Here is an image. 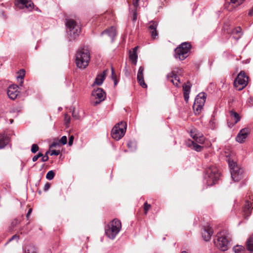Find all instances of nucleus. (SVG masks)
Instances as JSON below:
<instances>
[{
    "label": "nucleus",
    "mask_w": 253,
    "mask_h": 253,
    "mask_svg": "<svg viewBox=\"0 0 253 253\" xmlns=\"http://www.w3.org/2000/svg\"><path fill=\"white\" fill-rule=\"evenodd\" d=\"M148 25V29L151 34V37L152 39H155L158 36L157 31L158 23L156 21H152L149 23Z\"/></svg>",
    "instance_id": "obj_15"
},
{
    "label": "nucleus",
    "mask_w": 253,
    "mask_h": 253,
    "mask_svg": "<svg viewBox=\"0 0 253 253\" xmlns=\"http://www.w3.org/2000/svg\"><path fill=\"white\" fill-rule=\"evenodd\" d=\"M122 228L121 221L117 219L112 220L110 225L105 227V234L111 239H114Z\"/></svg>",
    "instance_id": "obj_5"
},
{
    "label": "nucleus",
    "mask_w": 253,
    "mask_h": 253,
    "mask_svg": "<svg viewBox=\"0 0 253 253\" xmlns=\"http://www.w3.org/2000/svg\"><path fill=\"white\" fill-rule=\"evenodd\" d=\"M105 76L106 75L105 71H104L103 73L97 75V77H96L94 84L98 85H101L104 80H105Z\"/></svg>",
    "instance_id": "obj_26"
},
{
    "label": "nucleus",
    "mask_w": 253,
    "mask_h": 253,
    "mask_svg": "<svg viewBox=\"0 0 253 253\" xmlns=\"http://www.w3.org/2000/svg\"><path fill=\"white\" fill-rule=\"evenodd\" d=\"M72 116L74 119L76 120L79 119V115L76 114L74 111L72 113Z\"/></svg>",
    "instance_id": "obj_46"
},
{
    "label": "nucleus",
    "mask_w": 253,
    "mask_h": 253,
    "mask_svg": "<svg viewBox=\"0 0 253 253\" xmlns=\"http://www.w3.org/2000/svg\"><path fill=\"white\" fill-rule=\"evenodd\" d=\"M25 253H38L37 248L33 245H29L26 248Z\"/></svg>",
    "instance_id": "obj_29"
},
{
    "label": "nucleus",
    "mask_w": 253,
    "mask_h": 253,
    "mask_svg": "<svg viewBox=\"0 0 253 253\" xmlns=\"http://www.w3.org/2000/svg\"><path fill=\"white\" fill-rule=\"evenodd\" d=\"M247 249L251 252L253 251V235L251 236L247 241Z\"/></svg>",
    "instance_id": "obj_28"
},
{
    "label": "nucleus",
    "mask_w": 253,
    "mask_h": 253,
    "mask_svg": "<svg viewBox=\"0 0 253 253\" xmlns=\"http://www.w3.org/2000/svg\"><path fill=\"white\" fill-rule=\"evenodd\" d=\"M67 139L66 136H63L59 140V142L62 143L63 145H65L67 143Z\"/></svg>",
    "instance_id": "obj_39"
},
{
    "label": "nucleus",
    "mask_w": 253,
    "mask_h": 253,
    "mask_svg": "<svg viewBox=\"0 0 253 253\" xmlns=\"http://www.w3.org/2000/svg\"><path fill=\"white\" fill-rule=\"evenodd\" d=\"M193 146V149L197 152H200L203 149V147L201 145L195 143L194 141L191 142Z\"/></svg>",
    "instance_id": "obj_31"
},
{
    "label": "nucleus",
    "mask_w": 253,
    "mask_h": 253,
    "mask_svg": "<svg viewBox=\"0 0 253 253\" xmlns=\"http://www.w3.org/2000/svg\"><path fill=\"white\" fill-rule=\"evenodd\" d=\"M19 239V236L18 235H14L13 236H12L8 241V242L6 243L7 244L8 242H11L12 240H15L16 242H17L18 241Z\"/></svg>",
    "instance_id": "obj_38"
},
{
    "label": "nucleus",
    "mask_w": 253,
    "mask_h": 253,
    "mask_svg": "<svg viewBox=\"0 0 253 253\" xmlns=\"http://www.w3.org/2000/svg\"><path fill=\"white\" fill-rule=\"evenodd\" d=\"M206 97L207 95L204 92H201L197 95L193 106L194 113L196 115H199L201 112L205 105Z\"/></svg>",
    "instance_id": "obj_9"
},
{
    "label": "nucleus",
    "mask_w": 253,
    "mask_h": 253,
    "mask_svg": "<svg viewBox=\"0 0 253 253\" xmlns=\"http://www.w3.org/2000/svg\"><path fill=\"white\" fill-rule=\"evenodd\" d=\"M191 84L189 82L187 84H184L183 85V95L185 101L187 102L189 98V93L190 92Z\"/></svg>",
    "instance_id": "obj_21"
},
{
    "label": "nucleus",
    "mask_w": 253,
    "mask_h": 253,
    "mask_svg": "<svg viewBox=\"0 0 253 253\" xmlns=\"http://www.w3.org/2000/svg\"><path fill=\"white\" fill-rule=\"evenodd\" d=\"M231 240V235L228 230L225 229L217 234L216 239L214 240L215 245L222 251L228 250Z\"/></svg>",
    "instance_id": "obj_1"
},
{
    "label": "nucleus",
    "mask_w": 253,
    "mask_h": 253,
    "mask_svg": "<svg viewBox=\"0 0 253 253\" xmlns=\"http://www.w3.org/2000/svg\"><path fill=\"white\" fill-rule=\"evenodd\" d=\"M39 159V158L38 157V156H37V155L35 156L33 159H32V160L33 162H36L37 161V160Z\"/></svg>",
    "instance_id": "obj_50"
},
{
    "label": "nucleus",
    "mask_w": 253,
    "mask_h": 253,
    "mask_svg": "<svg viewBox=\"0 0 253 253\" xmlns=\"http://www.w3.org/2000/svg\"><path fill=\"white\" fill-rule=\"evenodd\" d=\"M67 33L70 41H75L81 32V25L73 19H66Z\"/></svg>",
    "instance_id": "obj_3"
},
{
    "label": "nucleus",
    "mask_w": 253,
    "mask_h": 253,
    "mask_svg": "<svg viewBox=\"0 0 253 253\" xmlns=\"http://www.w3.org/2000/svg\"><path fill=\"white\" fill-rule=\"evenodd\" d=\"M60 154V151L59 150H53L51 152L50 155L51 156L55 155L58 156Z\"/></svg>",
    "instance_id": "obj_42"
},
{
    "label": "nucleus",
    "mask_w": 253,
    "mask_h": 253,
    "mask_svg": "<svg viewBox=\"0 0 253 253\" xmlns=\"http://www.w3.org/2000/svg\"><path fill=\"white\" fill-rule=\"evenodd\" d=\"M137 48V47H135L133 48L132 51H130L129 52V59L132 62H134V64H136L137 59V55L136 53Z\"/></svg>",
    "instance_id": "obj_27"
},
{
    "label": "nucleus",
    "mask_w": 253,
    "mask_h": 253,
    "mask_svg": "<svg viewBox=\"0 0 253 253\" xmlns=\"http://www.w3.org/2000/svg\"><path fill=\"white\" fill-rule=\"evenodd\" d=\"M136 19H137L136 13L135 12H134L133 14V21H136Z\"/></svg>",
    "instance_id": "obj_49"
},
{
    "label": "nucleus",
    "mask_w": 253,
    "mask_h": 253,
    "mask_svg": "<svg viewBox=\"0 0 253 253\" xmlns=\"http://www.w3.org/2000/svg\"><path fill=\"white\" fill-rule=\"evenodd\" d=\"M126 128V124L124 122H121L116 124L112 128L111 135L113 139L119 140L125 135Z\"/></svg>",
    "instance_id": "obj_7"
},
{
    "label": "nucleus",
    "mask_w": 253,
    "mask_h": 253,
    "mask_svg": "<svg viewBox=\"0 0 253 253\" xmlns=\"http://www.w3.org/2000/svg\"><path fill=\"white\" fill-rule=\"evenodd\" d=\"M230 116L234 121L233 122H230L229 121L227 122V124L230 128L232 127L240 121L241 117L239 114L235 112L234 110H232L229 111Z\"/></svg>",
    "instance_id": "obj_14"
},
{
    "label": "nucleus",
    "mask_w": 253,
    "mask_h": 253,
    "mask_svg": "<svg viewBox=\"0 0 253 253\" xmlns=\"http://www.w3.org/2000/svg\"><path fill=\"white\" fill-rule=\"evenodd\" d=\"M57 145H59V142L54 141L50 145V148L56 147Z\"/></svg>",
    "instance_id": "obj_45"
},
{
    "label": "nucleus",
    "mask_w": 253,
    "mask_h": 253,
    "mask_svg": "<svg viewBox=\"0 0 253 253\" xmlns=\"http://www.w3.org/2000/svg\"><path fill=\"white\" fill-rule=\"evenodd\" d=\"M250 132V130L247 128L242 129L238 134L236 139L237 141L239 143H242L248 137Z\"/></svg>",
    "instance_id": "obj_16"
},
{
    "label": "nucleus",
    "mask_w": 253,
    "mask_h": 253,
    "mask_svg": "<svg viewBox=\"0 0 253 253\" xmlns=\"http://www.w3.org/2000/svg\"><path fill=\"white\" fill-rule=\"evenodd\" d=\"M241 28L240 27H238L232 31V35L233 36V38L235 40H238L241 36Z\"/></svg>",
    "instance_id": "obj_25"
},
{
    "label": "nucleus",
    "mask_w": 253,
    "mask_h": 253,
    "mask_svg": "<svg viewBox=\"0 0 253 253\" xmlns=\"http://www.w3.org/2000/svg\"><path fill=\"white\" fill-rule=\"evenodd\" d=\"M139 0H133V4L135 7L138 5V1Z\"/></svg>",
    "instance_id": "obj_48"
},
{
    "label": "nucleus",
    "mask_w": 253,
    "mask_h": 253,
    "mask_svg": "<svg viewBox=\"0 0 253 253\" xmlns=\"http://www.w3.org/2000/svg\"><path fill=\"white\" fill-rule=\"evenodd\" d=\"M39 149V147L36 144H33L31 147V152L33 153H36Z\"/></svg>",
    "instance_id": "obj_37"
},
{
    "label": "nucleus",
    "mask_w": 253,
    "mask_h": 253,
    "mask_svg": "<svg viewBox=\"0 0 253 253\" xmlns=\"http://www.w3.org/2000/svg\"><path fill=\"white\" fill-rule=\"evenodd\" d=\"M74 137L73 135L70 136L68 141V144L69 146H71L73 144Z\"/></svg>",
    "instance_id": "obj_43"
},
{
    "label": "nucleus",
    "mask_w": 253,
    "mask_h": 253,
    "mask_svg": "<svg viewBox=\"0 0 253 253\" xmlns=\"http://www.w3.org/2000/svg\"><path fill=\"white\" fill-rule=\"evenodd\" d=\"M90 61V53L88 50L85 47L79 49L76 56L77 66L81 69L86 68Z\"/></svg>",
    "instance_id": "obj_2"
},
{
    "label": "nucleus",
    "mask_w": 253,
    "mask_h": 253,
    "mask_svg": "<svg viewBox=\"0 0 253 253\" xmlns=\"http://www.w3.org/2000/svg\"><path fill=\"white\" fill-rule=\"evenodd\" d=\"M32 209L30 208V209L29 210V211H28L27 213L26 214V217H27V218H29V217L30 215L31 214V212H32Z\"/></svg>",
    "instance_id": "obj_47"
},
{
    "label": "nucleus",
    "mask_w": 253,
    "mask_h": 253,
    "mask_svg": "<svg viewBox=\"0 0 253 253\" xmlns=\"http://www.w3.org/2000/svg\"><path fill=\"white\" fill-rule=\"evenodd\" d=\"M37 156L39 158L40 157H42V154L41 152H39L38 155H37Z\"/></svg>",
    "instance_id": "obj_51"
},
{
    "label": "nucleus",
    "mask_w": 253,
    "mask_h": 253,
    "mask_svg": "<svg viewBox=\"0 0 253 253\" xmlns=\"http://www.w3.org/2000/svg\"><path fill=\"white\" fill-rule=\"evenodd\" d=\"M13 122V120H10V124H12Z\"/></svg>",
    "instance_id": "obj_54"
},
{
    "label": "nucleus",
    "mask_w": 253,
    "mask_h": 253,
    "mask_svg": "<svg viewBox=\"0 0 253 253\" xmlns=\"http://www.w3.org/2000/svg\"><path fill=\"white\" fill-rule=\"evenodd\" d=\"M220 174L217 168L210 166L205 169V179L208 186H212L219 179Z\"/></svg>",
    "instance_id": "obj_4"
},
{
    "label": "nucleus",
    "mask_w": 253,
    "mask_h": 253,
    "mask_svg": "<svg viewBox=\"0 0 253 253\" xmlns=\"http://www.w3.org/2000/svg\"><path fill=\"white\" fill-rule=\"evenodd\" d=\"M18 86L16 84H12L9 86L7 89V95L12 100H14L17 97L19 91H18Z\"/></svg>",
    "instance_id": "obj_13"
},
{
    "label": "nucleus",
    "mask_w": 253,
    "mask_h": 253,
    "mask_svg": "<svg viewBox=\"0 0 253 253\" xmlns=\"http://www.w3.org/2000/svg\"><path fill=\"white\" fill-rule=\"evenodd\" d=\"M228 165L230 169L231 175L234 181H240L243 177V169L233 160H229Z\"/></svg>",
    "instance_id": "obj_8"
},
{
    "label": "nucleus",
    "mask_w": 253,
    "mask_h": 253,
    "mask_svg": "<svg viewBox=\"0 0 253 253\" xmlns=\"http://www.w3.org/2000/svg\"><path fill=\"white\" fill-rule=\"evenodd\" d=\"M36 10L41 11V10H40L38 7L36 8Z\"/></svg>",
    "instance_id": "obj_55"
},
{
    "label": "nucleus",
    "mask_w": 253,
    "mask_h": 253,
    "mask_svg": "<svg viewBox=\"0 0 253 253\" xmlns=\"http://www.w3.org/2000/svg\"><path fill=\"white\" fill-rule=\"evenodd\" d=\"M222 253L220 252H213V253Z\"/></svg>",
    "instance_id": "obj_53"
},
{
    "label": "nucleus",
    "mask_w": 253,
    "mask_h": 253,
    "mask_svg": "<svg viewBox=\"0 0 253 253\" xmlns=\"http://www.w3.org/2000/svg\"><path fill=\"white\" fill-rule=\"evenodd\" d=\"M112 72V79L114 81V85L116 86L118 84L116 75L115 74L114 69L113 67L111 68Z\"/></svg>",
    "instance_id": "obj_34"
},
{
    "label": "nucleus",
    "mask_w": 253,
    "mask_h": 253,
    "mask_svg": "<svg viewBox=\"0 0 253 253\" xmlns=\"http://www.w3.org/2000/svg\"><path fill=\"white\" fill-rule=\"evenodd\" d=\"M9 138L4 134H0V149L4 148L8 143Z\"/></svg>",
    "instance_id": "obj_24"
},
{
    "label": "nucleus",
    "mask_w": 253,
    "mask_h": 253,
    "mask_svg": "<svg viewBox=\"0 0 253 253\" xmlns=\"http://www.w3.org/2000/svg\"><path fill=\"white\" fill-rule=\"evenodd\" d=\"M150 207H151V205L150 204H148L147 202L145 203L144 209V211H145V214H147V212H148V211L149 210Z\"/></svg>",
    "instance_id": "obj_40"
},
{
    "label": "nucleus",
    "mask_w": 253,
    "mask_h": 253,
    "mask_svg": "<svg viewBox=\"0 0 253 253\" xmlns=\"http://www.w3.org/2000/svg\"><path fill=\"white\" fill-rule=\"evenodd\" d=\"M168 80L172 83L175 86H178L180 83V79L174 73V71H172L170 73L167 75Z\"/></svg>",
    "instance_id": "obj_20"
},
{
    "label": "nucleus",
    "mask_w": 253,
    "mask_h": 253,
    "mask_svg": "<svg viewBox=\"0 0 253 253\" xmlns=\"http://www.w3.org/2000/svg\"><path fill=\"white\" fill-rule=\"evenodd\" d=\"M20 74L17 76V80L18 81H19V80H20V85L21 86H22L23 85V79H24V75H25V71L24 70H20Z\"/></svg>",
    "instance_id": "obj_30"
},
{
    "label": "nucleus",
    "mask_w": 253,
    "mask_h": 253,
    "mask_svg": "<svg viewBox=\"0 0 253 253\" xmlns=\"http://www.w3.org/2000/svg\"><path fill=\"white\" fill-rule=\"evenodd\" d=\"M191 47V45L189 42H184L182 43L175 49V58L180 60H184L189 56Z\"/></svg>",
    "instance_id": "obj_6"
},
{
    "label": "nucleus",
    "mask_w": 253,
    "mask_h": 253,
    "mask_svg": "<svg viewBox=\"0 0 253 253\" xmlns=\"http://www.w3.org/2000/svg\"><path fill=\"white\" fill-rule=\"evenodd\" d=\"M252 203L249 200H246L243 208V215L247 218L251 214Z\"/></svg>",
    "instance_id": "obj_18"
},
{
    "label": "nucleus",
    "mask_w": 253,
    "mask_h": 253,
    "mask_svg": "<svg viewBox=\"0 0 253 253\" xmlns=\"http://www.w3.org/2000/svg\"><path fill=\"white\" fill-rule=\"evenodd\" d=\"M235 253H244V248L242 246H237L235 248Z\"/></svg>",
    "instance_id": "obj_36"
},
{
    "label": "nucleus",
    "mask_w": 253,
    "mask_h": 253,
    "mask_svg": "<svg viewBox=\"0 0 253 253\" xmlns=\"http://www.w3.org/2000/svg\"><path fill=\"white\" fill-rule=\"evenodd\" d=\"M50 187V183L48 182L46 183V184H45L44 187V191H47L49 189Z\"/></svg>",
    "instance_id": "obj_44"
},
{
    "label": "nucleus",
    "mask_w": 253,
    "mask_h": 253,
    "mask_svg": "<svg viewBox=\"0 0 253 253\" xmlns=\"http://www.w3.org/2000/svg\"><path fill=\"white\" fill-rule=\"evenodd\" d=\"M104 34H107L108 36L111 38L112 42H113V39L116 35V29L114 27L112 26L101 33V35Z\"/></svg>",
    "instance_id": "obj_22"
},
{
    "label": "nucleus",
    "mask_w": 253,
    "mask_h": 253,
    "mask_svg": "<svg viewBox=\"0 0 253 253\" xmlns=\"http://www.w3.org/2000/svg\"><path fill=\"white\" fill-rule=\"evenodd\" d=\"M92 95L96 99V100L93 102L94 106L101 103L106 98L105 92L102 88L99 87L94 89L92 91Z\"/></svg>",
    "instance_id": "obj_11"
},
{
    "label": "nucleus",
    "mask_w": 253,
    "mask_h": 253,
    "mask_svg": "<svg viewBox=\"0 0 253 253\" xmlns=\"http://www.w3.org/2000/svg\"><path fill=\"white\" fill-rule=\"evenodd\" d=\"M143 71L144 68L142 66H140L137 73V80L138 83L143 88H146L147 86L144 80L143 74Z\"/></svg>",
    "instance_id": "obj_17"
},
{
    "label": "nucleus",
    "mask_w": 253,
    "mask_h": 253,
    "mask_svg": "<svg viewBox=\"0 0 253 253\" xmlns=\"http://www.w3.org/2000/svg\"><path fill=\"white\" fill-rule=\"evenodd\" d=\"M16 4L21 8H26L31 11L34 8V3L31 0H15Z\"/></svg>",
    "instance_id": "obj_12"
},
{
    "label": "nucleus",
    "mask_w": 253,
    "mask_h": 253,
    "mask_svg": "<svg viewBox=\"0 0 253 253\" xmlns=\"http://www.w3.org/2000/svg\"><path fill=\"white\" fill-rule=\"evenodd\" d=\"M48 152H46L44 155H42L41 161L43 162H46L48 160V156H47Z\"/></svg>",
    "instance_id": "obj_41"
},
{
    "label": "nucleus",
    "mask_w": 253,
    "mask_h": 253,
    "mask_svg": "<svg viewBox=\"0 0 253 253\" xmlns=\"http://www.w3.org/2000/svg\"><path fill=\"white\" fill-rule=\"evenodd\" d=\"M71 118L67 114L64 115V122L66 126H68L70 123Z\"/></svg>",
    "instance_id": "obj_35"
},
{
    "label": "nucleus",
    "mask_w": 253,
    "mask_h": 253,
    "mask_svg": "<svg viewBox=\"0 0 253 253\" xmlns=\"http://www.w3.org/2000/svg\"><path fill=\"white\" fill-rule=\"evenodd\" d=\"M54 175H55L54 172L53 170H50L47 173V174L46 175V178L48 180H52L54 178Z\"/></svg>",
    "instance_id": "obj_33"
},
{
    "label": "nucleus",
    "mask_w": 253,
    "mask_h": 253,
    "mask_svg": "<svg viewBox=\"0 0 253 253\" xmlns=\"http://www.w3.org/2000/svg\"><path fill=\"white\" fill-rule=\"evenodd\" d=\"M181 253H187L186 251H182Z\"/></svg>",
    "instance_id": "obj_56"
},
{
    "label": "nucleus",
    "mask_w": 253,
    "mask_h": 253,
    "mask_svg": "<svg viewBox=\"0 0 253 253\" xmlns=\"http://www.w3.org/2000/svg\"><path fill=\"white\" fill-rule=\"evenodd\" d=\"M202 237L204 240L206 241L210 240L211 236L213 234V230L211 227H207L206 228L204 227L203 231L202 232Z\"/></svg>",
    "instance_id": "obj_19"
},
{
    "label": "nucleus",
    "mask_w": 253,
    "mask_h": 253,
    "mask_svg": "<svg viewBox=\"0 0 253 253\" xmlns=\"http://www.w3.org/2000/svg\"><path fill=\"white\" fill-rule=\"evenodd\" d=\"M210 126L211 129H214L216 127V120L214 118V116H212L210 122H209Z\"/></svg>",
    "instance_id": "obj_32"
},
{
    "label": "nucleus",
    "mask_w": 253,
    "mask_h": 253,
    "mask_svg": "<svg viewBox=\"0 0 253 253\" xmlns=\"http://www.w3.org/2000/svg\"><path fill=\"white\" fill-rule=\"evenodd\" d=\"M191 136L195 141L199 143H203L205 141V138L202 134L195 133L194 131H191Z\"/></svg>",
    "instance_id": "obj_23"
},
{
    "label": "nucleus",
    "mask_w": 253,
    "mask_h": 253,
    "mask_svg": "<svg viewBox=\"0 0 253 253\" xmlns=\"http://www.w3.org/2000/svg\"><path fill=\"white\" fill-rule=\"evenodd\" d=\"M131 142H128V143H127V146H128V147H130L131 146Z\"/></svg>",
    "instance_id": "obj_52"
},
{
    "label": "nucleus",
    "mask_w": 253,
    "mask_h": 253,
    "mask_svg": "<svg viewBox=\"0 0 253 253\" xmlns=\"http://www.w3.org/2000/svg\"><path fill=\"white\" fill-rule=\"evenodd\" d=\"M248 77L244 71H241L235 79L234 85L237 90L240 91L245 88L248 84Z\"/></svg>",
    "instance_id": "obj_10"
}]
</instances>
